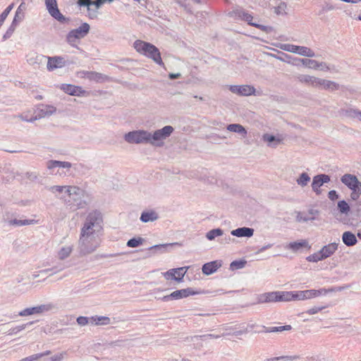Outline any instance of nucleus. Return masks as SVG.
<instances>
[{"label": "nucleus", "instance_id": "bb28decb", "mask_svg": "<svg viewBox=\"0 0 361 361\" xmlns=\"http://www.w3.org/2000/svg\"><path fill=\"white\" fill-rule=\"evenodd\" d=\"M338 249V243H331L324 245L319 250L324 259L331 257Z\"/></svg>", "mask_w": 361, "mask_h": 361}, {"label": "nucleus", "instance_id": "e2e57ef3", "mask_svg": "<svg viewBox=\"0 0 361 361\" xmlns=\"http://www.w3.org/2000/svg\"><path fill=\"white\" fill-rule=\"evenodd\" d=\"M293 300H305V290L293 291Z\"/></svg>", "mask_w": 361, "mask_h": 361}, {"label": "nucleus", "instance_id": "603ef678", "mask_svg": "<svg viewBox=\"0 0 361 361\" xmlns=\"http://www.w3.org/2000/svg\"><path fill=\"white\" fill-rule=\"evenodd\" d=\"M246 264L245 260H235L230 264V269L232 271L243 269Z\"/></svg>", "mask_w": 361, "mask_h": 361}, {"label": "nucleus", "instance_id": "20e7f679", "mask_svg": "<svg viewBox=\"0 0 361 361\" xmlns=\"http://www.w3.org/2000/svg\"><path fill=\"white\" fill-rule=\"evenodd\" d=\"M133 47L137 52L152 59L158 65H164L159 50L152 44L142 40H136Z\"/></svg>", "mask_w": 361, "mask_h": 361}, {"label": "nucleus", "instance_id": "f8f14e48", "mask_svg": "<svg viewBox=\"0 0 361 361\" xmlns=\"http://www.w3.org/2000/svg\"><path fill=\"white\" fill-rule=\"evenodd\" d=\"M330 181V176L329 175L321 173L316 175L313 177L312 183V189L316 193L319 195L322 194V190L320 188L324 184Z\"/></svg>", "mask_w": 361, "mask_h": 361}, {"label": "nucleus", "instance_id": "a878e982", "mask_svg": "<svg viewBox=\"0 0 361 361\" xmlns=\"http://www.w3.org/2000/svg\"><path fill=\"white\" fill-rule=\"evenodd\" d=\"M68 185H53L47 188L48 190L53 193L56 198L64 201L66 196L63 195L65 193L67 195V188Z\"/></svg>", "mask_w": 361, "mask_h": 361}, {"label": "nucleus", "instance_id": "c9c22d12", "mask_svg": "<svg viewBox=\"0 0 361 361\" xmlns=\"http://www.w3.org/2000/svg\"><path fill=\"white\" fill-rule=\"evenodd\" d=\"M176 243H169V244H159L155 245L149 247V250L152 252L153 255L158 253H164L166 251L168 247H171Z\"/></svg>", "mask_w": 361, "mask_h": 361}, {"label": "nucleus", "instance_id": "e433bc0d", "mask_svg": "<svg viewBox=\"0 0 361 361\" xmlns=\"http://www.w3.org/2000/svg\"><path fill=\"white\" fill-rule=\"evenodd\" d=\"M73 250V245L63 246L58 252L59 259L63 260L70 256Z\"/></svg>", "mask_w": 361, "mask_h": 361}, {"label": "nucleus", "instance_id": "774afa93", "mask_svg": "<svg viewBox=\"0 0 361 361\" xmlns=\"http://www.w3.org/2000/svg\"><path fill=\"white\" fill-rule=\"evenodd\" d=\"M323 307H313L309 310H307L305 313L306 314H317L318 313L319 311H321L322 310H323Z\"/></svg>", "mask_w": 361, "mask_h": 361}, {"label": "nucleus", "instance_id": "ea45409f", "mask_svg": "<svg viewBox=\"0 0 361 361\" xmlns=\"http://www.w3.org/2000/svg\"><path fill=\"white\" fill-rule=\"evenodd\" d=\"M319 82L318 86H324V89L335 90L338 89V85L336 82L330 80H323L319 78Z\"/></svg>", "mask_w": 361, "mask_h": 361}, {"label": "nucleus", "instance_id": "0eeeda50", "mask_svg": "<svg viewBox=\"0 0 361 361\" xmlns=\"http://www.w3.org/2000/svg\"><path fill=\"white\" fill-rule=\"evenodd\" d=\"M124 139L130 144H150L149 132L144 130L129 132L125 134Z\"/></svg>", "mask_w": 361, "mask_h": 361}, {"label": "nucleus", "instance_id": "c756f323", "mask_svg": "<svg viewBox=\"0 0 361 361\" xmlns=\"http://www.w3.org/2000/svg\"><path fill=\"white\" fill-rule=\"evenodd\" d=\"M298 81L308 85L318 87L319 78L308 75L300 74L297 76Z\"/></svg>", "mask_w": 361, "mask_h": 361}, {"label": "nucleus", "instance_id": "a211bd4d", "mask_svg": "<svg viewBox=\"0 0 361 361\" xmlns=\"http://www.w3.org/2000/svg\"><path fill=\"white\" fill-rule=\"evenodd\" d=\"M279 291L264 293L257 296V303H267L279 302Z\"/></svg>", "mask_w": 361, "mask_h": 361}, {"label": "nucleus", "instance_id": "f704fd0d", "mask_svg": "<svg viewBox=\"0 0 361 361\" xmlns=\"http://www.w3.org/2000/svg\"><path fill=\"white\" fill-rule=\"evenodd\" d=\"M304 66L310 68L319 69L320 66H325V63H319L316 60L310 59H298Z\"/></svg>", "mask_w": 361, "mask_h": 361}, {"label": "nucleus", "instance_id": "7c9ffc66", "mask_svg": "<svg viewBox=\"0 0 361 361\" xmlns=\"http://www.w3.org/2000/svg\"><path fill=\"white\" fill-rule=\"evenodd\" d=\"M56 110V108L53 106L40 105L38 107V114L37 115V119L45 116H49L52 115Z\"/></svg>", "mask_w": 361, "mask_h": 361}, {"label": "nucleus", "instance_id": "39448f33", "mask_svg": "<svg viewBox=\"0 0 361 361\" xmlns=\"http://www.w3.org/2000/svg\"><path fill=\"white\" fill-rule=\"evenodd\" d=\"M174 128L171 126H166L161 129L149 132L150 145L156 147H161L163 141L168 138L173 132Z\"/></svg>", "mask_w": 361, "mask_h": 361}, {"label": "nucleus", "instance_id": "0e129e2a", "mask_svg": "<svg viewBox=\"0 0 361 361\" xmlns=\"http://www.w3.org/2000/svg\"><path fill=\"white\" fill-rule=\"evenodd\" d=\"M17 25L18 24H13V22L12 21L11 25L6 31V34L4 35V38L6 39L8 37H10L11 35L13 34V31L15 30L16 27H17Z\"/></svg>", "mask_w": 361, "mask_h": 361}, {"label": "nucleus", "instance_id": "13d9d810", "mask_svg": "<svg viewBox=\"0 0 361 361\" xmlns=\"http://www.w3.org/2000/svg\"><path fill=\"white\" fill-rule=\"evenodd\" d=\"M77 323L78 325L83 326L88 324H91L90 317L80 316L77 318Z\"/></svg>", "mask_w": 361, "mask_h": 361}, {"label": "nucleus", "instance_id": "1a4fd4ad", "mask_svg": "<svg viewBox=\"0 0 361 361\" xmlns=\"http://www.w3.org/2000/svg\"><path fill=\"white\" fill-rule=\"evenodd\" d=\"M45 6L51 17L62 23L69 22V19L60 12L56 0H45Z\"/></svg>", "mask_w": 361, "mask_h": 361}, {"label": "nucleus", "instance_id": "69168bd1", "mask_svg": "<svg viewBox=\"0 0 361 361\" xmlns=\"http://www.w3.org/2000/svg\"><path fill=\"white\" fill-rule=\"evenodd\" d=\"M262 330L258 331L257 333L260 332H266V333H274L277 332V327L276 326H269L267 327L265 326H262Z\"/></svg>", "mask_w": 361, "mask_h": 361}, {"label": "nucleus", "instance_id": "f3484780", "mask_svg": "<svg viewBox=\"0 0 361 361\" xmlns=\"http://www.w3.org/2000/svg\"><path fill=\"white\" fill-rule=\"evenodd\" d=\"M319 212L317 209H310L307 213L298 212L296 215V221L298 222H307L310 221H314L317 219Z\"/></svg>", "mask_w": 361, "mask_h": 361}, {"label": "nucleus", "instance_id": "bf43d9fd", "mask_svg": "<svg viewBox=\"0 0 361 361\" xmlns=\"http://www.w3.org/2000/svg\"><path fill=\"white\" fill-rule=\"evenodd\" d=\"M220 338V336L214 335V334H205V335H200V336H195L192 337V341H195V340H199V339L204 340L206 338Z\"/></svg>", "mask_w": 361, "mask_h": 361}, {"label": "nucleus", "instance_id": "a19ab883", "mask_svg": "<svg viewBox=\"0 0 361 361\" xmlns=\"http://www.w3.org/2000/svg\"><path fill=\"white\" fill-rule=\"evenodd\" d=\"M337 207L341 214L348 215L350 211V207L345 200L338 201Z\"/></svg>", "mask_w": 361, "mask_h": 361}, {"label": "nucleus", "instance_id": "b1692460", "mask_svg": "<svg viewBox=\"0 0 361 361\" xmlns=\"http://www.w3.org/2000/svg\"><path fill=\"white\" fill-rule=\"evenodd\" d=\"M27 4L25 2V1H23L16 11L15 16L13 20V24L18 25L24 20L25 13L27 10Z\"/></svg>", "mask_w": 361, "mask_h": 361}, {"label": "nucleus", "instance_id": "f03ea898", "mask_svg": "<svg viewBox=\"0 0 361 361\" xmlns=\"http://www.w3.org/2000/svg\"><path fill=\"white\" fill-rule=\"evenodd\" d=\"M100 233L80 231L78 240V250L81 255L94 252L100 245Z\"/></svg>", "mask_w": 361, "mask_h": 361}, {"label": "nucleus", "instance_id": "412c9836", "mask_svg": "<svg viewBox=\"0 0 361 361\" xmlns=\"http://www.w3.org/2000/svg\"><path fill=\"white\" fill-rule=\"evenodd\" d=\"M286 248L296 252L303 248L310 250L311 248V245H310L307 240H301L300 241L289 243L286 245Z\"/></svg>", "mask_w": 361, "mask_h": 361}, {"label": "nucleus", "instance_id": "4be33fe9", "mask_svg": "<svg viewBox=\"0 0 361 361\" xmlns=\"http://www.w3.org/2000/svg\"><path fill=\"white\" fill-rule=\"evenodd\" d=\"M158 213L154 209L144 210L140 215V220L143 223L153 222L159 219Z\"/></svg>", "mask_w": 361, "mask_h": 361}, {"label": "nucleus", "instance_id": "dca6fc26", "mask_svg": "<svg viewBox=\"0 0 361 361\" xmlns=\"http://www.w3.org/2000/svg\"><path fill=\"white\" fill-rule=\"evenodd\" d=\"M341 180L351 190L357 188H361V182L358 180L357 178L355 175L350 173L344 174L341 178Z\"/></svg>", "mask_w": 361, "mask_h": 361}, {"label": "nucleus", "instance_id": "338daca9", "mask_svg": "<svg viewBox=\"0 0 361 361\" xmlns=\"http://www.w3.org/2000/svg\"><path fill=\"white\" fill-rule=\"evenodd\" d=\"M352 192L350 193V198L353 200H357L361 194V188H357L351 190Z\"/></svg>", "mask_w": 361, "mask_h": 361}, {"label": "nucleus", "instance_id": "2f4dec72", "mask_svg": "<svg viewBox=\"0 0 361 361\" xmlns=\"http://www.w3.org/2000/svg\"><path fill=\"white\" fill-rule=\"evenodd\" d=\"M226 129L230 132L238 133L243 137H246L247 133L246 129L242 125L238 123L229 124L226 126Z\"/></svg>", "mask_w": 361, "mask_h": 361}, {"label": "nucleus", "instance_id": "aec40b11", "mask_svg": "<svg viewBox=\"0 0 361 361\" xmlns=\"http://www.w3.org/2000/svg\"><path fill=\"white\" fill-rule=\"evenodd\" d=\"M47 56L42 54H37V53L32 52L27 55V61L30 65L37 66L39 67L45 63Z\"/></svg>", "mask_w": 361, "mask_h": 361}, {"label": "nucleus", "instance_id": "2eb2a0df", "mask_svg": "<svg viewBox=\"0 0 361 361\" xmlns=\"http://www.w3.org/2000/svg\"><path fill=\"white\" fill-rule=\"evenodd\" d=\"M343 290V287H336V288H332L330 289H326V288H321L319 290H305V300L312 299L317 298L321 295H326V293L329 292L333 291H341Z\"/></svg>", "mask_w": 361, "mask_h": 361}, {"label": "nucleus", "instance_id": "de8ad7c7", "mask_svg": "<svg viewBox=\"0 0 361 361\" xmlns=\"http://www.w3.org/2000/svg\"><path fill=\"white\" fill-rule=\"evenodd\" d=\"M33 324V322H30L24 324H21L19 326H16L13 328L10 329L8 331V335H15L19 333L20 331L24 330L26 329L27 326L32 325Z\"/></svg>", "mask_w": 361, "mask_h": 361}, {"label": "nucleus", "instance_id": "393cba45", "mask_svg": "<svg viewBox=\"0 0 361 361\" xmlns=\"http://www.w3.org/2000/svg\"><path fill=\"white\" fill-rule=\"evenodd\" d=\"M254 229L249 227H240L231 231V234L238 238H251L254 234Z\"/></svg>", "mask_w": 361, "mask_h": 361}, {"label": "nucleus", "instance_id": "58836bf2", "mask_svg": "<svg viewBox=\"0 0 361 361\" xmlns=\"http://www.w3.org/2000/svg\"><path fill=\"white\" fill-rule=\"evenodd\" d=\"M91 324L106 325L110 324V318L104 316L91 317Z\"/></svg>", "mask_w": 361, "mask_h": 361}, {"label": "nucleus", "instance_id": "09e8293b", "mask_svg": "<svg viewBox=\"0 0 361 361\" xmlns=\"http://www.w3.org/2000/svg\"><path fill=\"white\" fill-rule=\"evenodd\" d=\"M287 4L283 1H279L277 6H274V13L277 15H286Z\"/></svg>", "mask_w": 361, "mask_h": 361}, {"label": "nucleus", "instance_id": "4c0bfd02", "mask_svg": "<svg viewBox=\"0 0 361 361\" xmlns=\"http://www.w3.org/2000/svg\"><path fill=\"white\" fill-rule=\"evenodd\" d=\"M244 12V9L237 7L228 12V16L235 20H243Z\"/></svg>", "mask_w": 361, "mask_h": 361}, {"label": "nucleus", "instance_id": "8fccbe9b", "mask_svg": "<svg viewBox=\"0 0 361 361\" xmlns=\"http://www.w3.org/2000/svg\"><path fill=\"white\" fill-rule=\"evenodd\" d=\"M144 239L141 237L133 238L128 240L126 245L129 247H137L142 245Z\"/></svg>", "mask_w": 361, "mask_h": 361}, {"label": "nucleus", "instance_id": "79ce46f5", "mask_svg": "<svg viewBox=\"0 0 361 361\" xmlns=\"http://www.w3.org/2000/svg\"><path fill=\"white\" fill-rule=\"evenodd\" d=\"M358 111V109L350 107L341 109V114L343 116L354 119H357Z\"/></svg>", "mask_w": 361, "mask_h": 361}, {"label": "nucleus", "instance_id": "f257e3e1", "mask_svg": "<svg viewBox=\"0 0 361 361\" xmlns=\"http://www.w3.org/2000/svg\"><path fill=\"white\" fill-rule=\"evenodd\" d=\"M67 195L68 197L64 199V202L71 209H83L88 205V202L85 199V191L78 186H68Z\"/></svg>", "mask_w": 361, "mask_h": 361}, {"label": "nucleus", "instance_id": "5fc2aeb1", "mask_svg": "<svg viewBox=\"0 0 361 361\" xmlns=\"http://www.w3.org/2000/svg\"><path fill=\"white\" fill-rule=\"evenodd\" d=\"M263 140L269 143L276 142L275 145L279 144L281 142V140L276 136L270 134H264L263 135Z\"/></svg>", "mask_w": 361, "mask_h": 361}, {"label": "nucleus", "instance_id": "052dcab7", "mask_svg": "<svg viewBox=\"0 0 361 361\" xmlns=\"http://www.w3.org/2000/svg\"><path fill=\"white\" fill-rule=\"evenodd\" d=\"M252 26H254L257 28H259V30H261L267 33H269L274 30V28L271 26H266V25H260V24H257V23H252Z\"/></svg>", "mask_w": 361, "mask_h": 361}, {"label": "nucleus", "instance_id": "6e6552de", "mask_svg": "<svg viewBox=\"0 0 361 361\" xmlns=\"http://www.w3.org/2000/svg\"><path fill=\"white\" fill-rule=\"evenodd\" d=\"M72 166V164L68 161L49 160L47 162V167L51 171V173L59 174L60 176H65Z\"/></svg>", "mask_w": 361, "mask_h": 361}, {"label": "nucleus", "instance_id": "a18cd8bd", "mask_svg": "<svg viewBox=\"0 0 361 361\" xmlns=\"http://www.w3.org/2000/svg\"><path fill=\"white\" fill-rule=\"evenodd\" d=\"M63 269H64V266L63 264H59V265L55 266L51 269H46L41 270V271H39V274H42V275L49 274V276H51V275L58 273L60 271H62Z\"/></svg>", "mask_w": 361, "mask_h": 361}, {"label": "nucleus", "instance_id": "cd10ccee", "mask_svg": "<svg viewBox=\"0 0 361 361\" xmlns=\"http://www.w3.org/2000/svg\"><path fill=\"white\" fill-rule=\"evenodd\" d=\"M291 53L298 54L300 56L307 57H314V52L310 48L303 46H298L293 44V49Z\"/></svg>", "mask_w": 361, "mask_h": 361}, {"label": "nucleus", "instance_id": "473e14b6", "mask_svg": "<svg viewBox=\"0 0 361 361\" xmlns=\"http://www.w3.org/2000/svg\"><path fill=\"white\" fill-rule=\"evenodd\" d=\"M61 89L70 95H79L82 92L81 87L70 84L62 85Z\"/></svg>", "mask_w": 361, "mask_h": 361}, {"label": "nucleus", "instance_id": "6ab92c4d", "mask_svg": "<svg viewBox=\"0 0 361 361\" xmlns=\"http://www.w3.org/2000/svg\"><path fill=\"white\" fill-rule=\"evenodd\" d=\"M47 69L49 71H54V69L61 68L65 66L66 61L64 58L61 56H53L47 57Z\"/></svg>", "mask_w": 361, "mask_h": 361}, {"label": "nucleus", "instance_id": "5701e85b", "mask_svg": "<svg viewBox=\"0 0 361 361\" xmlns=\"http://www.w3.org/2000/svg\"><path fill=\"white\" fill-rule=\"evenodd\" d=\"M221 266V261H212L203 264L202 271L204 274L209 276L216 272Z\"/></svg>", "mask_w": 361, "mask_h": 361}, {"label": "nucleus", "instance_id": "c85d7f7f", "mask_svg": "<svg viewBox=\"0 0 361 361\" xmlns=\"http://www.w3.org/2000/svg\"><path fill=\"white\" fill-rule=\"evenodd\" d=\"M342 241L348 247H352L357 244L356 235L351 231H345L342 235Z\"/></svg>", "mask_w": 361, "mask_h": 361}, {"label": "nucleus", "instance_id": "4468645a", "mask_svg": "<svg viewBox=\"0 0 361 361\" xmlns=\"http://www.w3.org/2000/svg\"><path fill=\"white\" fill-rule=\"evenodd\" d=\"M229 90L239 96H250L255 94V88L252 85H230Z\"/></svg>", "mask_w": 361, "mask_h": 361}, {"label": "nucleus", "instance_id": "4d7b16f0", "mask_svg": "<svg viewBox=\"0 0 361 361\" xmlns=\"http://www.w3.org/2000/svg\"><path fill=\"white\" fill-rule=\"evenodd\" d=\"M299 358H300L299 355L280 356V357H272V358L269 359V361H276V360H281L292 361V360H295L299 359Z\"/></svg>", "mask_w": 361, "mask_h": 361}, {"label": "nucleus", "instance_id": "680f3d73", "mask_svg": "<svg viewBox=\"0 0 361 361\" xmlns=\"http://www.w3.org/2000/svg\"><path fill=\"white\" fill-rule=\"evenodd\" d=\"M66 353L55 354L54 355L50 357L49 358L44 360V361H62Z\"/></svg>", "mask_w": 361, "mask_h": 361}, {"label": "nucleus", "instance_id": "9b49d317", "mask_svg": "<svg viewBox=\"0 0 361 361\" xmlns=\"http://www.w3.org/2000/svg\"><path fill=\"white\" fill-rule=\"evenodd\" d=\"M188 269V267L171 269L164 273V276L166 280H174L180 282L183 281Z\"/></svg>", "mask_w": 361, "mask_h": 361}, {"label": "nucleus", "instance_id": "37998d69", "mask_svg": "<svg viewBox=\"0 0 361 361\" xmlns=\"http://www.w3.org/2000/svg\"><path fill=\"white\" fill-rule=\"evenodd\" d=\"M224 234V231L221 228L212 229L206 233V238L209 240H213L218 236H221Z\"/></svg>", "mask_w": 361, "mask_h": 361}, {"label": "nucleus", "instance_id": "7ed1b4c3", "mask_svg": "<svg viewBox=\"0 0 361 361\" xmlns=\"http://www.w3.org/2000/svg\"><path fill=\"white\" fill-rule=\"evenodd\" d=\"M103 228V216L97 209L90 212L82 224L80 231L100 233Z\"/></svg>", "mask_w": 361, "mask_h": 361}, {"label": "nucleus", "instance_id": "ddd939ff", "mask_svg": "<svg viewBox=\"0 0 361 361\" xmlns=\"http://www.w3.org/2000/svg\"><path fill=\"white\" fill-rule=\"evenodd\" d=\"M197 293L194 291L191 288H187L184 289L175 290L170 295L164 296L162 298V300L169 301L170 300H178L188 297L190 295H194Z\"/></svg>", "mask_w": 361, "mask_h": 361}, {"label": "nucleus", "instance_id": "423d86ee", "mask_svg": "<svg viewBox=\"0 0 361 361\" xmlns=\"http://www.w3.org/2000/svg\"><path fill=\"white\" fill-rule=\"evenodd\" d=\"M90 26L87 23H83L76 28L71 30L66 35V42L72 47L76 46L78 41L84 38L90 32Z\"/></svg>", "mask_w": 361, "mask_h": 361}, {"label": "nucleus", "instance_id": "49530a36", "mask_svg": "<svg viewBox=\"0 0 361 361\" xmlns=\"http://www.w3.org/2000/svg\"><path fill=\"white\" fill-rule=\"evenodd\" d=\"M310 181V176L305 172L302 173L296 180V183L301 187L306 186Z\"/></svg>", "mask_w": 361, "mask_h": 361}, {"label": "nucleus", "instance_id": "864d4df0", "mask_svg": "<svg viewBox=\"0 0 361 361\" xmlns=\"http://www.w3.org/2000/svg\"><path fill=\"white\" fill-rule=\"evenodd\" d=\"M307 261L310 262H317L319 261L323 260V257L320 253V252H317L315 253H313L306 257Z\"/></svg>", "mask_w": 361, "mask_h": 361}, {"label": "nucleus", "instance_id": "72a5a7b5", "mask_svg": "<svg viewBox=\"0 0 361 361\" xmlns=\"http://www.w3.org/2000/svg\"><path fill=\"white\" fill-rule=\"evenodd\" d=\"M84 77L90 80L96 82H102L104 80L106 76L102 73L94 72V71H85L83 73Z\"/></svg>", "mask_w": 361, "mask_h": 361}, {"label": "nucleus", "instance_id": "6e6d98bb", "mask_svg": "<svg viewBox=\"0 0 361 361\" xmlns=\"http://www.w3.org/2000/svg\"><path fill=\"white\" fill-rule=\"evenodd\" d=\"M14 4H11L0 15V21H4L6 20L11 10L13 8Z\"/></svg>", "mask_w": 361, "mask_h": 361}, {"label": "nucleus", "instance_id": "c03bdc74", "mask_svg": "<svg viewBox=\"0 0 361 361\" xmlns=\"http://www.w3.org/2000/svg\"><path fill=\"white\" fill-rule=\"evenodd\" d=\"M279 302L291 301L293 300V291H279Z\"/></svg>", "mask_w": 361, "mask_h": 361}, {"label": "nucleus", "instance_id": "9d476101", "mask_svg": "<svg viewBox=\"0 0 361 361\" xmlns=\"http://www.w3.org/2000/svg\"><path fill=\"white\" fill-rule=\"evenodd\" d=\"M54 308V305L51 303L43 304L35 307L25 308L19 312L18 315L20 317H27L32 314H40L51 311Z\"/></svg>", "mask_w": 361, "mask_h": 361}, {"label": "nucleus", "instance_id": "3c124183", "mask_svg": "<svg viewBox=\"0 0 361 361\" xmlns=\"http://www.w3.org/2000/svg\"><path fill=\"white\" fill-rule=\"evenodd\" d=\"M35 220L25 219V220H18V219H13L9 221L10 225L16 226H22L25 225H30L34 224Z\"/></svg>", "mask_w": 361, "mask_h": 361}]
</instances>
